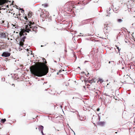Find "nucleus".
<instances>
[{
  "mask_svg": "<svg viewBox=\"0 0 135 135\" xmlns=\"http://www.w3.org/2000/svg\"><path fill=\"white\" fill-rule=\"evenodd\" d=\"M43 60L44 61H45L44 63L36 62L35 65L31 66L30 67V71L33 77H41L46 75L48 73L49 68L46 64L47 61L44 58H43Z\"/></svg>",
  "mask_w": 135,
  "mask_h": 135,
  "instance_id": "f257e3e1",
  "label": "nucleus"
},
{
  "mask_svg": "<svg viewBox=\"0 0 135 135\" xmlns=\"http://www.w3.org/2000/svg\"><path fill=\"white\" fill-rule=\"evenodd\" d=\"M28 24L26 25V29L22 30L20 32V35L21 37L22 36L26 35L27 33L26 32H29V31H34L36 32L37 31V27L34 26L35 23L33 21H28Z\"/></svg>",
  "mask_w": 135,
  "mask_h": 135,
  "instance_id": "f03ea898",
  "label": "nucleus"
},
{
  "mask_svg": "<svg viewBox=\"0 0 135 135\" xmlns=\"http://www.w3.org/2000/svg\"><path fill=\"white\" fill-rule=\"evenodd\" d=\"M112 25V24L110 23L104 24V29L105 33H108L111 31Z\"/></svg>",
  "mask_w": 135,
  "mask_h": 135,
  "instance_id": "7ed1b4c3",
  "label": "nucleus"
},
{
  "mask_svg": "<svg viewBox=\"0 0 135 135\" xmlns=\"http://www.w3.org/2000/svg\"><path fill=\"white\" fill-rule=\"evenodd\" d=\"M49 16V13L48 11L44 10V11L42 12L40 15V16L43 18L48 17Z\"/></svg>",
  "mask_w": 135,
  "mask_h": 135,
  "instance_id": "20e7f679",
  "label": "nucleus"
},
{
  "mask_svg": "<svg viewBox=\"0 0 135 135\" xmlns=\"http://www.w3.org/2000/svg\"><path fill=\"white\" fill-rule=\"evenodd\" d=\"M10 55V53L8 52H3V54L2 55V56L3 57H6L9 56Z\"/></svg>",
  "mask_w": 135,
  "mask_h": 135,
  "instance_id": "39448f33",
  "label": "nucleus"
},
{
  "mask_svg": "<svg viewBox=\"0 0 135 135\" xmlns=\"http://www.w3.org/2000/svg\"><path fill=\"white\" fill-rule=\"evenodd\" d=\"M105 124V122H99L97 123V124L98 125L103 126Z\"/></svg>",
  "mask_w": 135,
  "mask_h": 135,
  "instance_id": "423d86ee",
  "label": "nucleus"
},
{
  "mask_svg": "<svg viewBox=\"0 0 135 135\" xmlns=\"http://www.w3.org/2000/svg\"><path fill=\"white\" fill-rule=\"evenodd\" d=\"M7 2V0H0V6L3 5Z\"/></svg>",
  "mask_w": 135,
  "mask_h": 135,
  "instance_id": "0eeeda50",
  "label": "nucleus"
},
{
  "mask_svg": "<svg viewBox=\"0 0 135 135\" xmlns=\"http://www.w3.org/2000/svg\"><path fill=\"white\" fill-rule=\"evenodd\" d=\"M88 83H90V84L91 85L93 83H95L96 82V80L95 79H92L91 80H88Z\"/></svg>",
  "mask_w": 135,
  "mask_h": 135,
  "instance_id": "6e6552de",
  "label": "nucleus"
},
{
  "mask_svg": "<svg viewBox=\"0 0 135 135\" xmlns=\"http://www.w3.org/2000/svg\"><path fill=\"white\" fill-rule=\"evenodd\" d=\"M38 127L39 130L41 131V132L42 134L43 135H44V133L43 132V131L44 129L43 126L41 125L39 126Z\"/></svg>",
  "mask_w": 135,
  "mask_h": 135,
  "instance_id": "1a4fd4ad",
  "label": "nucleus"
},
{
  "mask_svg": "<svg viewBox=\"0 0 135 135\" xmlns=\"http://www.w3.org/2000/svg\"><path fill=\"white\" fill-rule=\"evenodd\" d=\"M0 36L1 37L3 38H5L7 37V35L6 33H0Z\"/></svg>",
  "mask_w": 135,
  "mask_h": 135,
  "instance_id": "9d476101",
  "label": "nucleus"
},
{
  "mask_svg": "<svg viewBox=\"0 0 135 135\" xmlns=\"http://www.w3.org/2000/svg\"><path fill=\"white\" fill-rule=\"evenodd\" d=\"M94 91L95 93L97 94V95H98L100 92V91L96 89L95 88H94Z\"/></svg>",
  "mask_w": 135,
  "mask_h": 135,
  "instance_id": "9b49d317",
  "label": "nucleus"
},
{
  "mask_svg": "<svg viewBox=\"0 0 135 135\" xmlns=\"http://www.w3.org/2000/svg\"><path fill=\"white\" fill-rule=\"evenodd\" d=\"M21 37L22 38L20 41L24 42L25 41V39L26 38V37L25 36H23V37Z\"/></svg>",
  "mask_w": 135,
  "mask_h": 135,
  "instance_id": "f8f14e48",
  "label": "nucleus"
},
{
  "mask_svg": "<svg viewBox=\"0 0 135 135\" xmlns=\"http://www.w3.org/2000/svg\"><path fill=\"white\" fill-rule=\"evenodd\" d=\"M13 26L12 27V28L15 29V28H16L17 29L18 27V26H17V25H12Z\"/></svg>",
  "mask_w": 135,
  "mask_h": 135,
  "instance_id": "ddd939ff",
  "label": "nucleus"
},
{
  "mask_svg": "<svg viewBox=\"0 0 135 135\" xmlns=\"http://www.w3.org/2000/svg\"><path fill=\"white\" fill-rule=\"evenodd\" d=\"M32 13L30 12L28 14V18L31 17V16L32 15Z\"/></svg>",
  "mask_w": 135,
  "mask_h": 135,
  "instance_id": "4468645a",
  "label": "nucleus"
},
{
  "mask_svg": "<svg viewBox=\"0 0 135 135\" xmlns=\"http://www.w3.org/2000/svg\"><path fill=\"white\" fill-rule=\"evenodd\" d=\"M25 20L26 21V22L27 23V25L28 24L27 22H28V21H30L29 20H28V18H27V17L26 16H25Z\"/></svg>",
  "mask_w": 135,
  "mask_h": 135,
  "instance_id": "2eb2a0df",
  "label": "nucleus"
},
{
  "mask_svg": "<svg viewBox=\"0 0 135 135\" xmlns=\"http://www.w3.org/2000/svg\"><path fill=\"white\" fill-rule=\"evenodd\" d=\"M123 21V20L120 19H118L117 20V22L119 23H121Z\"/></svg>",
  "mask_w": 135,
  "mask_h": 135,
  "instance_id": "dca6fc26",
  "label": "nucleus"
},
{
  "mask_svg": "<svg viewBox=\"0 0 135 135\" xmlns=\"http://www.w3.org/2000/svg\"><path fill=\"white\" fill-rule=\"evenodd\" d=\"M103 81V80L101 79H99L97 81V83H98L99 82L100 83H102Z\"/></svg>",
  "mask_w": 135,
  "mask_h": 135,
  "instance_id": "f3484780",
  "label": "nucleus"
},
{
  "mask_svg": "<svg viewBox=\"0 0 135 135\" xmlns=\"http://www.w3.org/2000/svg\"><path fill=\"white\" fill-rule=\"evenodd\" d=\"M19 45L20 46L22 47L24 45L23 42L20 41Z\"/></svg>",
  "mask_w": 135,
  "mask_h": 135,
  "instance_id": "a211bd4d",
  "label": "nucleus"
},
{
  "mask_svg": "<svg viewBox=\"0 0 135 135\" xmlns=\"http://www.w3.org/2000/svg\"><path fill=\"white\" fill-rule=\"evenodd\" d=\"M6 120L5 119H1V122L2 123H4L6 121Z\"/></svg>",
  "mask_w": 135,
  "mask_h": 135,
  "instance_id": "6ab92c4d",
  "label": "nucleus"
},
{
  "mask_svg": "<svg viewBox=\"0 0 135 135\" xmlns=\"http://www.w3.org/2000/svg\"><path fill=\"white\" fill-rule=\"evenodd\" d=\"M62 71H64V70H62V69H61L60 70H59V71L58 73H60Z\"/></svg>",
  "mask_w": 135,
  "mask_h": 135,
  "instance_id": "aec40b11",
  "label": "nucleus"
},
{
  "mask_svg": "<svg viewBox=\"0 0 135 135\" xmlns=\"http://www.w3.org/2000/svg\"><path fill=\"white\" fill-rule=\"evenodd\" d=\"M87 86H88L87 87L88 88H91V86L90 85H89V84H88L87 85Z\"/></svg>",
  "mask_w": 135,
  "mask_h": 135,
  "instance_id": "412c9836",
  "label": "nucleus"
},
{
  "mask_svg": "<svg viewBox=\"0 0 135 135\" xmlns=\"http://www.w3.org/2000/svg\"><path fill=\"white\" fill-rule=\"evenodd\" d=\"M42 6H44V7H47L48 6V5L47 4H42Z\"/></svg>",
  "mask_w": 135,
  "mask_h": 135,
  "instance_id": "4be33fe9",
  "label": "nucleus"
},
{
  "mask_svg": "<svg viewBox=\"0 0 135 135\" xmlns=\"http://www.w3.org/2000/svg\"><path fill=\"white\" fill-rule=\"evenodd\" d=\"M116 47H117V49H118V51H119L120 49H119V47H118L117 46H116Z\"/></svg>",
  "mask_w": 135,
  "mask_h": 135,
  "instance_id": "5701e85b",
  "label": "nucleus"
},
{
  "mask_svg": "<svg viewBox=\"0 0 135 135\" xmlns=\"http://www.w3.org/2000/svg\"><path fill=\"white\" fill-rule=\"evenodd\" d=\"M103 94L105 96L108 95L106 93L103 92Z\"/></svg>",
  "mask_w": 135,
  "mask_h": 135,
  "instance_id": "b1692460",
  "label": "nucleus"
},
{
  "mask_svg": "<svg viewBox=\"0 0 135 135\" xmlns=\"http://www.w3.org/2000/svg\"><path fill=\"white\" fill-rule=\"evenodd\" d=\"M100 108H98L97 109V111H99L100 110Z\"/></svg>",
  "mask_w": 135,
  "mask_h": 135,
  "instance_id": "393cba45",
  "label": "nucleus"
},
{
  "mask_svg": "<svg viewBox=\"0 0 135 135\" xmlns=\"http://www.w3.org/2000/svg\"><path fill=\"white\" fill-rule=\"evenodd\" d=\"M23 116H25L26 115L25 113H23Z\"/></svg>",
  "mask_w": 135,
  "mask_h": 135,
  "instance_id": "a878e982",
  "label": "nucleus"
},
{
  "mask_svg": "<svg viewBox=\"0 0 135 135\" xmlns=\"http://www.w3.org/2000/svg\"><path fill=\"white\" fill-rule=\"evenodd\" d=\"M42 46H42V45H41V47H42Z\"/></svg>",
  "mask_w": 135,
  "mask_h": 135,
  "instance_id": "bb28decb",
  "label": "nucleus"
},
{
  "mask_svg": "<svg viewBox=\"0 0 135 135\" xmlns=\"http://www.w3.org/2000/svg\"><path fill=\"white\" fill-rule=\"evenodd\" d=\"M109 63H110V61H109Z\"/></svg>",
  "mask_w": 135,
  "mask_h": 135,
  "instance_id": "cd10ccee",
  "label": "nucleus"
},
{
  "mask_svg": "<svg viewBox=\"0 0 135 135\" xmlns=\"http://www.w3.org/2000/svg\"><path fill=\"white\" fill-rule=\"evenodd\" d=\"M115 133H117V132H115Z\"/></svg>",
  "mask_w": 135,
  "mask_h": 135,
  "instance_id": "c85d7f7f",
  "label": "nucleus"
},
{
  "mask_svg": "<svg viewBox=\"0 0 135 135\" xmlns=\"http://www.w3.org/2000/svg\"><path fill=\"white\" fill-rule=\"evenodd\" d=\"M84 88H85V86H84Z\"/></svg>",
  "mask_w": 135,
  "mask_h": 135,
  "instance_id": "c756f323",
  "label": "nucleus"
},
{
  "mask_svg": "<svg viewBox=\"0 0 135 135\" xmlns=\"http://www.w3.org/2000/svg\"><path fill=\"white\" fill-rule=\"evenodd\" d=\"M36 129H37V128H36Z\"/></svg>",
  "mask_w": 135,
  "mask_h": 135,
  "instance_id": "7c9ffc66",
  "label": "nucleus"
}]
</instances>
